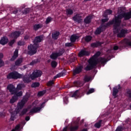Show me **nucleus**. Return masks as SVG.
<instances>
[{"label": "nucleus", "mask_w": 131, "mask_h": 131, "mask_svg": "<svg viewBox=\"0 0 131 131\" xmlns=\"http://www.w3.org/2000/svg\"><path fill=\"white\" fill-rule=\"evenodd\" d=\"M67 72V71H66V70H63L61 71V72L57 74L56 76H55L53 79H57V78H59V77H61V76H65V75H66Z\"/></svg>", "instance_id": "nucleus-21"}, {"label": "nucleus", "mask_w": 131, "mask_h": 131, "mask_svg": "<svg viewBox=\"0 0 131 131\" xmlns=\"http://www.w3.org/2000/svg\"><path fill=\"white\" fill-rule=\"evenodd\" d=\"M23 62V58H19L17 59L15 61V66H20L21 64H22V62Z\"/></svg>", "instance_id": "nucleus-31"}, {"label": "nucleus", "mask_w": 131, "mask_h": 131, "mask_svg": "<svg viewBox=\"0 0 131 131\" xmlns=\"http://www.w3.org/2000/svg\"><path fill=\"white\" fill-rule=\"evenodd\" d=\"M42 27V26L40 24H35L33 26V29L35 30V31H37L39 28H41Z\"/></svg>", "instance_id": "nucleus-35"}, {"label": "nucleus", "mask_w": 131, "mask_h": 131, "mask_svg": "<svg viewBox=\"0 0 131 131\" xmlns=\"http://www.w3.org/2000/svg\"><path fill=\"white\" fill-rule=\"evenodd\" d=\"M79 38V36L77 35L76 34H73L70 37V41L71 42H75L77 39Z\"/></svg>", "instance_id": "nucleus-24"}, {"label": "nucleus", "mask_w": 131, "mask_h": 131, "mask_svg": "<svg viewBox=\"0 0 131 131\" xmlns=\"http://www.w3.org/2000/svg\"><path fill=\"white\" fill-rule=\"evenodd\" d=\"M113 11L111 9H107L105 11V12L104 13V17L106 18L107 17V15H111Z\"/></svg>", "instance_id": "nucleus-37"}, {"label": "nucleus", "mask_w": 131, "mask_h": 131, "mask_svg": "<svg viewBox=\"0 0 131 131\" xmlns=\"http://www.w3.org/2000/svg\"><path fill=\"white\" fill-rule=\"evenodd\" d=\"M21 74L18 73L17 71H13L9 73L7 76V79H18L21 78Z\"/></svg>", "instance_id": "nucleus-5"}, {"label": "nucleus", "mask_w": 131, "mask_h": 131, "mask_svg": "<svg viewBox=\"0 0 131 131\" xmlns=\"http://www.w3.org/2000/svg\"><path fill=\"white\" fill-rule=\"evenodd\" d=\"M109 20V18H104L101 19V21L102 23H106V22H108Z\"/></svg>", "instance_id": "nucleus-58"}, {"label": "nucleus", "mask_w": 131, "mask_h": 131, "mask_svg": "<svg viewBox=\"0 0 131 131\" xmlns=\"http://www.w3.org/2000/svg\"><path fill=\"white\" fill-rule=\"evenodd\" d=\"M43 39V36L40 35L36 36L33 40L34 45L31 44L28 46V54L29 56H33L35 55L36 53H37V49L39 48V44L38 42H41V41Z\"/></svg>", "instance_id": "nucleus-1"}, {"label": "nucleus", "mask_w": 131, "mask_h": 131, "mask_svg": "<svg viewBox=\"0 0 131 131\" xmlns=\"http://www.w3.org/2000/svg\"><path fill=\"white\" fill-rule=\"evenodd\" d=\"M58 57H60V56L58 55L57 52L53 53L50 55V58L52 60H56V59H58Z\"/></svg>", "instance_id": "nucleus-32"}, {"label": "nucleus", "mask_w": 131, "mask_h": 131, "mask_svg": "<svg viewBox=\"0 0 131 131\" xmlns=\"http://www.w3.org/2000/svg\"><path fill=\"white\" fill-rule=\"evenodd\" d=\"M21 35V32L19 31H15L13 32H12L10 35V37H11V38H14V39H17L18 37L20 36Z\"/></svg>", "instance_id": "nucleus-15"}, {"label": "nucleus", "mask_w": 131, "mask_h": 131, "mask_svg": "<svg viewBox=\"0 0 131 131\" xmlns=\"http://www.w3.org/2000/svg\"><path fill=\"white\" fill-rule=\"evenodd\" d=\"M89 64L86 66V67L84 68V70L85 71H91L92 69H94L95 67H97L98 65V63H96L91 59L88 60Z\"/></svg>", "instance_id": "nucleus-6"}, {"label": "nucleus", "mask_w": 131, "mask_h": 131, "mask_svg": "<svg viewBox=\"0 0 131 131\" xmlns=\"http://www.w3.org/2000/svg\"><path fill=\"white\" fill-rule=\"evenodd\" d=\"M127 33V30L122 29L120 33H118L117 35V37H119L120 38H121L122 37H125V34Z\"/></svg>", "instance_id": "nucleus-18"}, {"label": "nucleus", "mask_w": 131, "mask_h": 131, "mask_svg": "<svg viewBox=\"0 0 131 131\" xmlns=\"http://www.w3.org/2000/svg\"><path fill=\"white\" fill-rule=\"evenodd\" d=\"M68 126H66V127H64L62 131H68Z\"/></svg>", "instance_id": "nucleus-63"}, {"label": "nucleus", "mask_w": 131, "mask_h": 131, "mask_svg": "<svg viewBox=\"0 0 131 131\" xmlns=\"http://www.w3.org/2000/svg\"><path fill=\"white\" fill-rule=\"evenodd\" d=\"M23 79V80L24 81V82L25 83H29V82H30V81H31V80H30V76H28V75H23L22 74H21V78Z\"/></svg>", "instance_id": "nucleus-19"}, {"label": "nucleus", "mask_w": 131, "mask_h": 131, "mask_svg": "<svg viewBox=\"0 0 131 131\" xmlns=\"http://www.w3.org/2000/svg\"><path fill=\"white\" fill-rule=\"evenodd\" d=\"M40 110H41V107H34L33 108L31 109V110L30 111L29 113H36L37 112L40 111Z\"/></svg>", "instance_id": "nucleus-28"}, {"label": "nucleus", "mask_w": 131, "mask_h": 131, "mask_svg": "<svg viewBox=\"0 0 131 131\" xmlns=\"http://www.w3.org/2000/svg\"><path fill=\"white\" fill-rule=\"evenodd\" d=\"M105 125V120H99L94 124V127L96 128H100L101 126Z\"/></svg>", "instance_id": "nucleus-16"}, {"label": "nucleus", "mask_w": 131, "mask_h": 131, "mask_svg": "<svg viewBox=\"0 0 131 131\" xmlns=\"http://www.w3.org/2000/svg\"><path fill=\"white\" fill-rule=\"evenodd\" d=\"M66 13H67V16H69V15L70 16L73 14V10H72V9H68L66 10Z\"/></svg>", "instance_id": "nucleus-39"}, {"label": "nucleus", "mask_w": 131, "mask_h": 131, "mask_svg": "<svg viewBox=\"0 0 131 131\" xmlns=\"http://www.w3.org/2000/svg\"><path fill=\"white\" fill-rule=\"evenodd\" d=\"M126 96L128 97L129 99H131V90L130 89H128L126 92Z\"/></svg>", "instance_id": "nucleus-45"}, {"label": "nucleus", "mask_w": 131, "mask_h": 131, "mask_svg": "<svg viewBox=\"0 0 131 131\" xmlns=\"http://www.w3.org/2000/svg\"><path fill=\"white\" fill-rule=\"evenodd\" d=\"M15 118H16V117H15V116H14V115H12L10 117V120L11 121H14V120H15Z\"/></svg>", "instance_id": "nucleus-61"}, {"label": "nucleus", "mask_w": 131, "mask_h": 131, "mask_svg": "<svg viewBox=\"0 0 131 131\" xmlns=\"http://www.w3.org/2000/svg\"><path fill=\"white\" fill-rule=\"evenodd\" d=\"M19 51L18 50H16L13 54V55L12 56L11 58L10 59V61L11 62H14L16 60L17 58H18Z\"/></svg>", "instance_id": "nucleus-23"}, {"label": "nucleus", "mask_w": 131, "mask_h": 131, "mask_svg": "<svg viewBox=\"0 0 131 131\" xmlns=\"http://www.w3.org/2000/svg\"><path fill=\"white\" fill-rule=\"evenodd\" d=\"M30 12V8H25L24 10L23 11V14L24 15H27Z\"/></svg>", "instance_id": "nucleus-47"}, {"label": "nucleus", "mask_w": 131, "mask_h": 131, "mask_svg": "<svg viewBox=\"0 0 131 131\" xmlns=\"http://www.w3.org/2000/svg\"><path fill=\"white\" fill-rule=\"evenodd\" d=\"M9 42V39L7 37H3L1 38L0 40V45L2 46H5Z\"/></svg>", "instance_id": "nucleus-22"}, {"label": "nucleus", "mask_w": 131, "mask_h": 131, "mask_svg": "<svg viewBox=\"0 0 131 131\" xmlns=\"http://www.w3.org/2000/svg\"><path fill=\"white\" fill-rule=\"evenodd\" d=\"M46 103H47V101H44V102H43L41 104V105H40V106L39 107V108H41V109L42 108H43V107H45V105Z\"/></svg>", "instance_id": "nucleus-60"}, {"label": "nucleus", "mask_w": 131, "mask_h": 131, "mask_svg": "<svg viewBox=\"0 0 131 131\" xmlns=\"http://www.w3.org/2000/svg\"><path fill=\"white\" fill-rule=\"evenodd\" d=\"M100 55L101 52L100 51H98L94 54V56L90 58V59L95 63H97V64H99V63H101V64H105V63L107 62V59L103 57L100 58L99 60L97 59V58L100 57Z\"/></svg>", "instance_id": "nucleus-3"}, {"label": "nucleus", "mask_w": 131, "mask_h": 131, "mask_svg": "<svg viewBox=\"0 0 131 131\" xmlns=\"http://www.w3.org/2000/svg\"><path fill=\"white\" fill-rule=\"evenodd\" d=\"M123 129H124V128L122 126H119L117 127L116 131H122Z\"/></svg>", "instance_id": "nucleus-51"}, {"label": "nucleus", "mask_w": 131, "mask_h": 131, "mask_svg": "<svg viewBox=\"0 0 131 131\" xmlns=\"http://www.w3.org/2000/svg\"><path fill=\"white\" fill-rule=\"evenodd\" d=\"M78 93V90L76 91L71 96L72 98H76L77 97V94Z\"/></svg>", "instance_id": "nucleus-53"}, {"label": "nucleus", "mask_w": 131, "mask_h": 131, "mask_svg": "<svg viewBox=\"0 0 131 131\" xmlns=\"http://www.w3.org/2000/svg\"><path fill=\"white\" fill-rule=\"evenodd\" d=\"M65 47H73L74 46V45H73V43L71 42H67L64 45Z\"/></svg>", "instance_id": "nucleus-50"}, {"label": "nucleus", "mask_w": 131, "mask_h": 131, "mask_svg": "<svg viewBox=\"0 0 131 131\" xmlns=\"http://www.w3.org/2000/svg\"><path fill=\"white\" fill-rule=\"evenodd\" d=\"M13 95V96L12 97L10 101V103L11 104H14L15 102L18 101L19 97H22V95H23V92L22 91H19L18 93H15Z\"/></svg>", "instance_id": "nucleus-8"}, {"label": "nucleus", "mask_w": 131, "mask_h": 131, "mask_svg": "<svg viewBox=\"0 0 131 131\" xmlns=\"http://www.w3.org/2000/svg\"><path fill=\"white\" fill-rule=\"evenodd\" d=\"M118 49H119V47L117 46H115L113 47L114 51H117V50H118Z\"/></svg>", "instance_id": "nucleus-62"}, {"label": "nucleus", "mask_w": 131, "mask_h": 131, "mask_svg": "<svg viewBox=\"0 0 131 131\" xmlns=\"http://www.w3.org/2000/svg\"><path fill=\"white\" fill-rule=\"evenodd\" d=\"M14 43H15V39H13L9 41L8 45L10 47H12L14 45Z\"/></svg>", "instance_id": "nucleus-54"}, {"label": "nucleus", "mask_w": 131, "mask_h": 131, "mask_svg": "<svg viewBox=\"0 0 131 131\" xmlns=\"http://www.w3.org/2000/svg\"><path fill=\"white\" fill-rule=\"evenodd\" d=\"M51 65L52 68H56V67H57V65H58V63L57 62V61L53 60L51 62Z\"/></svg>", "instance_id": "nucleus-41"}, {"label": "nucleus", "mask_w": 131, "mask_h": 131, "mask_svg": "<svg viewBox=\"0 0 131 131\" xmlns=\"http://www.w3.org/2000/svg\"><path fill=\"white\" fill-rule=\"evenodd\" d=\"M82 16L80 14H76V15L73 16L72 19L75 22H77V23H81L82 22V19H81Z\"/></svg>", "instance_id": "nucleus-17"}, {"label": "nucleus", "mask_w": 131, "mask_h": 131, "mask_svg": "<svg viewBox=\"0 0 131 131\" xmlns=\"http://www.w3.org/2000/svg\"><path fill=\"white\" fill-rule=\"evenodd\" d=\"M93 93H95V89L91 88L89 89L88 92H86V95H90V94H93Z\"/></svg>", "instance_id": "nucleus-48"}, {"label": "nucleus", "mask_w": 131, "mask_h": 131, "mask_svg": "<svg viewBox=\"0 0 131 131\" xmlns=\"http://www.w3.org/2000/svg\"><path fill=\"white\" fill-rule=\"evenodd\" d=\"M42 75V72L39 70H36L33 72L32 74L30 75V78L32 80H34L36 78H38Z\"/></svg>", "instance_id": "nucleus-7"}, {"label": "nucleus", "mask_w": 131, "mask_h": 131, "mask_svg": "<svg viewBox=\"0 0 131 131\" xmlns=\"http://www.w3.org/2000/svg\"><path fill=\"white\" fill-rule=\"evenodd\" d=\"M114 24V30H117L118 27H119V25L117 24L116 23V16H115V18H114L112 20L108 21L107 23L105 24V25H102V26L104 29V30L109 27L111 25H113Z\"/></svg>", "instance_id": "nucleus-4"}, {"label": "nucleus", "mask_w": 131, "mask_h": 131, "mask_svg": "<svg viewBox=\"0 0 131 131\" xmlns=\"http://www.w3.org/2000/svg\"><path fill=\"white\" fill-rule=\"evenodd\" d=\"M23 88H24V84H17L16 88H15L16 94H18L19 93V91H21V90H22Z\"/></svg>", "instance_id": "nucleus-30"}, {"label": "nucleus", "mask_w": 131, "mask_h": 131, "mask_svg": "<svg viewBox=\"0 0 131 131\" xmlns=\"http://www.w3.org/2000/svg\"><path fill=\"white\" fill-rule=\"evenodd\" d=\"M27 101H28V97L27 96H24L20 102H18L17 104L18 110H21L23 109L24 107V105L27 103Z\"/></svg>", "instance_id": "nucleus-9"}, {"label": "nucleus", "mask_w": 131, "mask_h": 131, "mask_svg": "<svg viewBox=\"0 0 131 131\" xmlns=\"http://www.w3.org/2000/svg\"><path fill=\"white\" fill-rule=\"evenodd\" d=\"M82 69H83V66H79L77 67L73 71V75L75 76V75H77V74H79L82 72Z\"/></svg>", "instance_id": "nucleus-11"}, {"label": "nucleus", "mask_w": 131, "mask_h": 131, "mask_svg": "<svg viewBox=\"0 0 131 131\" xmlns=\"http://www.w3.org/2000/svg\"><path fill=\"white\" fill-rule=\"evenodd\" d=\"M123 18H124V19L125 20L131 19V10L128 12L119 13L117 16H116V23L120 26L121 23V19Z\"/></svg>", "instance_id": "nucleus-2"}, {"label": "nucleus", "mask_w": 131, "mask_h": 131, "mask_svg": "<svg viewBox=\"0 0 131 131\" xmlns=\"http://www.w3.org/2000/svg\"><path fill=\"white\" fill-rule=\"evenodd\" d=\"M29 37H29V36L28 35H26L24 37V39H25V40L29 39Z\"/></svg>", "instance_id": "nucleus-64"}, {"label": "nucleus", "mask_w": 131, "mask_h": 131, "mask_svg": "<svg viewBox=\"0 0 131 131\" xmlns=\"http://www.w3.org/2000/svg\"><path fill=\"white\" fill-rule=\"evenodd\" d=\"M74 84L75 86H77V88H80L83 85V83L81 81H75L74 82Z\"/></svg>", "instance_id": "nucleus-34"}, {"label": "nucleus", "mask_w": 131, "mask_h": 131, "mask_svg": "<svg viewBox=\"0 0 131 131\" xmlns=\"http://www.w3.org/2000/svg\"><path fill=\"white\" fill-rule=\"evenodd\" d=\"M59 35H60V32L57 31L52 33V37L54 40H57L59 38Z\"/></svg>", "instance_id": "nucleus-25"}, {"label": "nucleus", "mask_w": 131, "mask_h": 131, "mask_svg": "<svg viewBox=\"0 0 131 131\" xmlns=\"http://www.w3.org/2000/svg\"><path fill=\"white\" fill-rule=\"evenodd\" d=\"M46 93H47V91L42 90L41 91L38 92L37 95L39 97H42V96H43V95H45V94H46Z\"/></svg>", "instance_id": "nucleus-44"}, {"label": "nucleus", "mask_w": 131, "mask_h": 131, "mask_svg": "<svg viewBox=\"0 0 131 131\" xmlns=\"http://www.w3.org/2000/svg\"><path fill=\"white\" fill-rule=\"evenodd\" d=\"M63 102L64 104H68V97L67 96H66L64 98H63Z\"/></svg>", "instance_id": "nucleus-55"}, {"label": "nucleus", "mask_w": 131, "mask_h": 131, "mask_svg": "<svg viewBox=\"0 0 131 131\" xmlns=\"http://www.w3.org/2000/svg\"><path fill=\"white\" fill-rule=\"evenodd\" d=\"M92 16L89 15L86 17L84 19V22L85 24H90L92 22Z\"/></svg>", "instance_id": "nucleus-29"}, {"label": "nucleus", "mask_w": 131, "mask_h": 131, "mask_svg": "<svg viewBox=\"0 0 131 131\" xmlns=\"http://www.w3.org/2000/svg\"><path fill=\"white\" fill-rule=\"evenodd\" d=\"M56 53H57V54H58V56L59 57H61V56H62L63 54L65 53V50L64 48H60L58 50V52H56Z\"/></svg>", "instance_id": "nucleus-33"}, {"label": "nucleus", "mask_w": 131, "mask_h": 131, "mask_svg": "<svg viewBox=\"0 0 131 131\" xmlns=\"http://www.w3.org/2000/svg\"><path fill=\"white\" fill-rule=\"evenodd\" d=\"M92 38H93L92 36L88 35V36H85L84 39H85V41H86V42H90V41H91V40H92Z\"/></svg>", "instance_id": "nucleus-43"}, {"label": "nucleus", "mask_w": 131, "mask_h": 131, "mask_svg": "<svg viewBox=\"0 0 131 131\" xmlns=\"http://www.w3.org/2000/svg\"><path fill=\"white\" fill-rule=\"evenodd\" d=\"M27 112H28V108H24L19 114V116H24Z\"/></svg>", "instance_id": "nucleus-36"}, {"label": "nucleus", "mask_w": 131, "mask_h": 131, "mask_svg": "<svg viewBox=\"0 0 131 131\" xmlns=\"http://www.w3.org/2000/svg\"><path fill=\"white\" fill-rule=\"evenodd\" d=\"M39 85H40V84L39 83V82H33L31 86L32 88H38Z\"/></svg>", "instance_id": "nucleus-46"}, {"label": "nucleus", "mask_w": 131, "mask_h": 131, "mask_svg": "<svg viewBox=\"0 0 131 131\" xmlns=\"http://www.w3.org/2000/svg\"><path fill=\"white\" fill-rule=\"evenodd\" d=\"M89 89H90V86L87 84V85H85V86L83 87L82 91H83V93H85L86 94V93H88V92H89Z\"/></svg>", "instance_id": "nucleus-40"}, {"label": "nucleus", "mask_w": 131, "mask_h": 131, "mask_svg": "<svg viewBox=\"0 0 131 131\" xmlns=\"http://www.w3.org/2000/svg\"><path fill=\"white\" fill-rule=\"evenodd\" d=\"M52 84H54V81L53 80H50L47 83V85L49 86H52Z\"/></svg>", "instance_id": "nucleus-56"}, {"label": "nucleus", "mask_w": 131, "mask_h": 131, "mask_svg": "<svg viewBox=\"0 0 131 131\" xmlns=\"http://www.w3.org/2000/svg\"><path fill=\"white\" fill-rule=\"evenodd\" d=\"M11 131H20V124H17Z\"/></svg>", "instance_id": "nucleus-49"}, {"label": "nucleus", "mask_w": 131, "mask_h": 131, "mask_svg": "<svg viewBox=\"0 0 131 131\" xmlns=\"http://www.w3.org/2000/svg\"><path fill=\"white\" fill-rule=\"evenodd\" d=\"M103 31H105V29H103V26L101 25L98 28H97L95 32V35H99L101 34Z\"/></svg>", "instance_id": "nucleus-20"}, {"label": "nucleus", "mask_w": 131, "mask_h": 131, "mask_svg": "<svg viewBox=\"0 0 131 131\" xmlns=\"http://www.w3.org/2000/svg\"><path fill=\"white\" fill-rule=\"evenodd\" d=\"M103 43L99 41H97L96 42H93L91 44V48H98V47H100Z\"/></svg>", "instance_id": "nucleus-26"}, {"label": "nucleus", "mask_w": 131, "mask_h": 131, "mask_svg": "<svg viewBox=\"0 0 131 131\" xmlns=\"http://www.w3.org/2000/svg\"><path fill=\"white\" fill-rule=\"evenodd\" d=\"M90 54L91 53L89 51L84 49H82L78 53V57L82 58V57L90 56Z\"/></svg>", "instance_id": "nucleus-12"}, {"label": "nucleus", "mask_w": 131, "mask_h": 131, "mask_svg": "<svg viewBox=\"0 0 131 131\" xmlns=\"http://www.w3.org/2000/svg\"><path fill=\"white\" fill-rule=\"evenodd\" d=\"M79 120H80V118H78L77 120L74 122L76 123L75 126H71L69 128V131H77L79 129Z\"/></svg>", "instance_id": "nucleus-10"}, {"label": "nucleus", "mask_w": 131, "mask_h": 131, "mask_svg": "<svg viewBox=\"0 0 131 131\" xmlns=\"http://www.w3.org/2000/svg\"><path fill=\"white\" fill-rule=\"evenodd\" d=\"M52 21H53V18H52L51 16H48L46 19L45 24L48 25L49 23H51Z\"/></svg>", "instance_id": "nucleus-42"}, {"label": "nucleus", "mask_w": 131, "mask_h": 131, "mask_svg": "<svg viewBox=\"0 0 131 131\" xmlns=\"http://www.w3.org/2000/svg\"><path fill=\"white\" fill-rule=\"evenodd\" d=\"M119 93V90L117 89V86L113 88V96L114 98H117V94Z\"/></svg>", "instance_id": "nucleus-27"}, {"label": "nucleus", "mask_w": 131, "mask_h": 131, "mask_svg": "<svg viewBox=\"0 0 131 131\" xmlns=\"http://www.w3.org/2000/svg\"><path fill=\"white\" fill-rule=\"evenodd\" d=\"M40 62V59L39 58H37L36 59H34L31 63L30 65H34V64H37V63H39Z\"/></svg>", "instance_id": "nucleus-38"}, {"label": "nucleus", "mask_w": 131, "mask_h": 131, "mask_svg": "<svg viewBox=\"0 0 131 131\" xmlns=\"http://www.w3.org/2000/svg\"><path fill=\"white\" fill-rule=\"evenodd\" d=\"M91 77H89V76H85L84 78V81H85V82H89V81H90L91 80Z\"/></svg>", "instance_id": "nucleus-52"}, {"label": "nucleus", "mask_w": 131, "mask_h": 131, "mask_svg": "<svg viewBox=\"0 0 131 131\" xmlns=\"http://www.w3.org/2000/svg\"><path fill=\"white\" fill-rule=\"evenodd\" d=\"M18 46H24L25 45V42L23 41H19L17 42Z\"/></svg>", "instance_id": "nucleus-57"}, {"label": "nucleus", "mask_w": 131, "mask_h": 131, "mask_svg": "<svg viewBox=\"0 0 131 131\" xmlns=\"http://www.w3.org/2000/svg\"><path fill=\"white\" fill-rule=\"evenodd\" d=\"M7 90L11 93V95H14L16 94V88L12 84H10L7 86Z\"/></svg>", "instance_id": "nucleus-14"}, {"label": "nucleus", "mask_w": 131, "mask_h": 131, "mask_svg": "<svg viewBox=\"0 0 131 131\" xmlns=\"http://www.w3.org/2000/svg\"><path fill=\"white\" fill-rule=\"evenodd\" d=\"M121 45H123V47L126 48V47H131V41L127 38H124L120 41Z\"/></svg>", "instance_id": "nucleus-13"}, {"label": "nucleus", "mask_w": 131, "mask_h": 131, "mask_svg": "<svg viewBox=\"0 0 131 131\" xmlns=\"http://www.w3.org/2000/svg\"><path fill=\"white\" fill-rule=\"evenodd\" d=\"M4 65H5V62H4L2 59H0V68L3 67Z\"/></svg>", "instance_id": "nucleus-59"}]
</instances>
